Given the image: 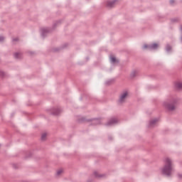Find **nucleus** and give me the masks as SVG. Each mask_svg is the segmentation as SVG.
<instances>
[{"label": "nucleus", "instance_id": "1", "mask_svg": "<svg viewBox=\"0 0 182 182\" xmlns=\"http://www.w3.org/2000/svg\"><path fill=\"white\" fill-rule=\"evenodd\" d=\"M165 165L161 169V172L164 176H166V177H170L171 176V172L173 171V165L171 162V159L169 158H166L164 159Z\"/></svg>", "mask_w": 182, "mask_h": 182}, {"label": "nucleus", "instance_id": "2", "mask_svg": "<svg viewBox=\"0 0 182 182\" xmlns=\"http://www.w3.org/2000/svg\"><path fill=\"white\" fill-rule=\"evenodd\" d=\"M177 102H178V100L177 98H171L170 100L164 102V106L169 112H173V110H175L176 109Z\"/></svg>", "mask_w": 182, "mask_h": 182}, {"label": "nucleus", "instance_id": "3", "mask_svg": "<svg viewBox=\"0 0 182 182\" xmlns=\"http://www.w3.org/2000/svg\"><path fill=\"white\" fill-rule=\"evenodd\" d=\"M40 31L41 37L43 38V39H45V37L49 35L52 30L49 28H41Z\"/></svg>", "mask_w": 182, "mask_h": 182}, {"label": "nucleus", "instance_id": "4", "mask_svg": "<svg viewBox=\"0 0 182 182\" xmlns=\"http://www.w3.org/2000/svg\"><path fill=\"white\" fill-rule=\"evenodd\" d=\"M159 122V118H154L149 121L148 124V127L149 129H153V127H156L157 126V123Z\"/></svg>", "mask_w": 182, "mask_h": 182}, {"label": "nucleus", "instance_id": "5", "mask_svg": "<svg viewBox=\"0 0 182 182\" xmlns=\"http://www.w3.org/2000/svg\"><path fill=\"white\" fill-rule=\"evenodd\" d=\"M127 95H128L127 91L122 92L119 96L118 103L119 104L124 103L126 100V97H127Z\"/></svg>", "mask_w": 182, "mask_h": 182}, {"label": "nucleus", "instance_id": "6", "mask_svg": "<svg viewBox=\"0 0 182 182\" xmlns=\"http://www.w3.org/2000/svg\"><path fill=\"white\" fill-rule=\"evenodd\" d=\"M118 0H109L107 1L106 3V6L107 8H114V6H116V4L117 3Z\"/></svg>", "mask_w": 182, "mask_h": 182}, {"label": "nucleus", "instance_id": "7", "mask_svg": "<svg viewBox=\"0 0 182 182\" xmlns=\"http://www.w3.org/2000/svg\"><path fill=\"white\" fill-rule=\"evenodd\" d=\"M119 120L116 118H112L108 121V122L105 124V126H114V124H117Z\"/></svg>", "mask_w": 182, "mask_h": 182}, {"label": "nucleus", "instance_id": "8", "mask_svg": "<svg viewBox=\"0 0 182 182\" xmlns=\"http://www.w3.org/2000/svg\"><path fill=\"white\" fill-rule=\"evenodd\" d=\"M91 122H92L91 124L92 126H97V124H101L102 119L100 118H95V119H92Z\"/></svg>", "mask_w": 182, "mask_h": 182}, {"label": "nucleus", "instance_id": "9", "mask_svg": "<svg viewBox=\"0 0 182 182\" xmlns=\"http://www.w3.org/2000/svg\"><path fill=\"white\" fill-rule=\"evenodd\" d=\"M60 108H53L51 114L53 116H59V114H60Z\"/></svg>", "mask_w": 182, "mask_h": 182}, {"label": "nucleus", "instance_id": "10", "mask_svg": "<svg viewBox=\"0 0 182 182\" xmlns=\"http://www.w3.org/2000/svg\"><path fill=\"white\" fill-rule=\"evenodd\" d=\"M156 49H159V44L153 43L149 45V50H156Z\"/></svg>", "mask_w": 182, "mask_h": 182}, {"label": "nucleus", "instance_id": "11", "mask_svg": "<svg viewBox=\"0 0 182 182\" xmlns=\"http://www.w3.org/2000/svg\"><path fill=\"white\" fill-rule=\"evenodd\" d=\"M175 87L178 90H182V82H176L175 83Z\"/></svg>", "mask_w": 182, "mask_h": 182}, {"label": "nucleus", "instance_id": "12", "mask_svg": "<svg viewBox=\"0 0 182 182\" xmlns=\"http://www.w3.org/2000/svg\"><path fill=\"white\" fill-rule=\"evenodd\" d=\"M14 56L15 59H21L22 58V53H15L14 54Z\"/></svg>", "mask_w": 182, "mask_h": 182}, {"label": "nucleus", "instance_id": "13", "mask_svg": "<svg viewBox=\"0 0 182 182\" xmlns=\"http://www.w3.org/2000/svg\"><path fill=\"white\" fill-rule=\"evenodd\" d=\"M110 62L111 63H119V61L114 57H110Z\"/></svg>", "mask_w": 182, "mask_h": 182}, {"label": "nucleus", "instance_id": "14", "mask_svg": "<svg viewBox=\"0 0 182 182\" xmlns=\"http://www.w3.org/2000/svg\"><path fill=\"white\" fill-rule=\"evenodd\" d=\"M93 176H95L96 177V178H101L102 177H103V175H100L97 171H95L93 173Z\"/></svg>", "mask_w": 182, "mask_h": 182}, {"label": "nucleus", "instance_id": "15", "mask_svg": "<svg viewBox=\"0 0 182 182\" xmlns=\"http://www.w3.org/2000/svg\"><path fill=\"white\" fill-rule=\"evenodd\" d=\"M171 49H172L171 46L167 44V45H166V51L168 53H169V52H171Z\"/></svg>", "mask_w": 182, "mask_h": 182}, {"label": "nucleus", "instance_id": "16", "mask_svg": "<svg viewBox=\"0 0 182 182\" xmlns=\"http://www.w3.org/2000/svg\"><path fill=\"white\" fill-rule=\"evenodd\" d=\"M171 22L178 23V22H180V18H172Z\"/></svg>", "mask_w": 182, "mask_h": 182}, {"label": "nucleus", "instance_id": "17", "mask_svg": "<svg viewBox=\"0 0 182 182\" xmlns=\"http://www.w3.org/2000/svg\"><path fill=\"white\" fill-rule=\"evenodd\" d=\"M137 75V70H134L131 73V77H135V76Z\"/></svg>", "mask_w": 182, "mask_h": 182}, {"label": "nucleus", "instance_id": "18", "mask_svg": "<svg viewBox=\"0 0 182 182\" xmlns=\"http://www.w3.org/2000/svg\"><path fill=\"white\" fill-rule=\"evenodd\" d=\"M142 48L143 49H148V50H150V45L144 44Z\"/></svg>", "mask_w": 182, "mask_h": 182}, {"label": "nucleus", "instance_id": "19", "mask_svg": "<svg viewBox=\"0 0 182 182\" xmlns=\"http://www.w3.org/2000/svg\"><path fill=\"white\" fill-rule=\"evenodd\" d=\"M112 83H113V80H109L105 82V85H112Z\"/></svg>", "mask_w": 182, "mask_h": 182}, {"label": "nucleus", "instance_id": "20", "mask_svg": "<svg viewBox=\"0 0 182 182\" xmlns=\"http://www.w3.org/2000/svg\"><path fill=\"white\" fill-rule=\"evenodd\" d=\"M46 139V133H43L41 135V140L44 141Z\"/></svg>", "mask_w": 182, "mask_h": 182}, {"label": "nucleus", "instance_id": "21", "mask_svg": "<svg viewBox=\"0 0 182 182\" xmlns=\"http://www.w3.org/2000/svg\"><path fill=\"white\" fill-rule=\"evenodd\" d=\"M62 173H63V171L62 169H60L57 171L56 174H57V176H60V174H62Z\"/></svg>", "mask_w": 182, "mask_h": 182}, {"label": "nucleus", "instance_id": "22", "mask_svg": "<svg viewBox=\"0 0 182 182\" xmlns=\"http://www.w3.org/2000/svg\"><path fill=\"white\" fill-rule=\"evenodd\" d=\"M0 76L1 77H4V76H5V73L4 71H2V70H0Z\"/></svg>", "mask_w": 182, "mask_h": 182}, {"label": "nucleus", "instance_id": "23", "mask_svg": "<svg viewBox=\"0 0 182 182\" xmlns=\"http://www.w3.org/2000/svg\"><path fill=\"white\" fill-rule=\"evenodd\" d=\"M4 40H5V37L0 36V42H4Z\"/></svg>", "mask_w": 182, "mask_h": 182}, {"label": "nucleus", "instance_id": "24", "mask_svg": "<svg viewBox=\"0 0 182 182\" xmlns=\"http://www.w3.org/2000/svg\"><path fill=\"white\" fill-rule=\"evenodd\" d=\"M180 31H181V36L180 41H181V43H182V26H181V28H180Z\"/></svg>", "mask_w": 182, "mask_h": 182}, {"label": "nucleus", "instance_id": "25", "mask_svg": "<svg viewBox=\"0 0 182 182\" xmlns=\"http://www.w3.org/2000/svg\"><path fill=\"white\" fill-rule=\"evenodd\" d=\"M178 178L180 180H182V174H181V173H178Z\"/></svg>", "mask_w": 182, "mask_h": 182}, {"label": "nucleus", "instance_id": "26", "mask_svg": "<svg viewBox=\"0 0 182 182\" xmlns=\"http://www.w3.org/2000/svg\"><path fill=\"white\" fill-rule=\"evenodd\" d=\"M19 39L18 38H13V42H18Z\"/></svg>", "mask_w": 182, "mask_h": 182}, {"label": "nucleus", "instance_id": "27", "mask_svg": "<svg viewBox=\"0 0 182 182\" xmlns=\"http://www.w3.org/2000/svg\"><path fill=\"white\" fill-rule=\"evenodd\" d=\"M174 4V0H170V4L173 5Z\"/></svg>", "mask_w": 182, "mask_h": 182}, {"label": "nucleus", "instance_id": "28", "mask_svg": "<svg viewBox=\"0 0 182 182\" xmlns=\"http://www.w3.org/2000/svg\"><path fill=\"white\" fill-rule=\"evenodd\" d=\"M53 50L54 52H58L59 50V48H55Z\"/></svg>", "mask_w": 182, "mask_h": 182}, {"label": "nucleus", "instance_id": "29", "mask_svg": "<svg viewBox=\"0 0 182 182\" xmlns=\"http://www.w3.org/2000/svg\"><path fill=\"white\" fill-rule=\"evenodd\" d=\"M62 22H63L62 20H60L59 22H58V23H60Z\"/></svg>", "mask_w": 182, "mask_h": 182}, {"label": "nucleus", "instance_id": "30", "mask_svg": "<svg viewBox=\"0 0 182 182\" xmlns=\"http://www.w3.org/2000/svg\"><path fill=\"white\" fill-rule=\"evenodd\" d=\"M82 122H85V119L84 118L82 119Z\"/></svg>", "mask_w": 182, "mask_h": 182}, {"label": "nucleus", "instance_id": "31", "mask_svg": "<svg viewBox=\"0 0 182 182\" xmlns=\"http://www.w3.org/2000/svg\"><path fill=\"white\" fill-rule=\"evenodd\" d=\"M30 53H31V55H32V53H32V52H31Z\"/></svg>", "mask_w": 182, "mask_h": 182}]
</instances>
